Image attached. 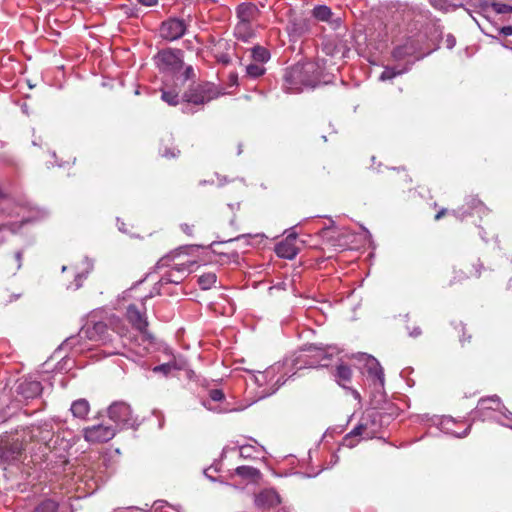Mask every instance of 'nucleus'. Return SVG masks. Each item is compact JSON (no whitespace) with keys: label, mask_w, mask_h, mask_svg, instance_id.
<instances>
[{"label":"nucleus","mask_w":512,"mask_h":512,"mask_svg":"<svg viewBox=\"0 0 512 512\" xmlns=\"http://www.w3.org/2000/svg\"><path fill=\"white\" fill-rule=\"evenodd\" d=\"M284 79L289 90L301 91L302 86L314 88L320 81V72L315 63H297L287 70Z\"/></svg>","instance_id":"obj_1"},{"label":"nucleus","mask_w":512,"mask_h":512,"mask_svg":"<svg viewBox=\"0 0 512 512\" xmlns=\"http://www.w3.org/2000/svg\"><path fill=\"white\" fill-rule=\"evenodd\" d=\"M221 94L217 86L211 82H193L183 93V102L193 105H204Z\"/></svg>","instance_id":"obj_2"},{"label":"nucleus","mask_w":512,"mask_h":512,"mask_svg":"<svg viewBox=\"0 0 512 512\" xmlns=\"http://www.w3.org/2000/svg\"><path fill=\"white\" fill-rule=\"evenodd\" d=\"M107 415L117 427H133L136 422L130 405L123 401L113 402L107 409Z\"/></svg>","instance_id":"obj_3"},{"label":"nucleus","mask_w":512,"mask_h":512,"mask_svg":"<svg viewBox=\"0 0 512 512\" xmlns=\"http://www.w3.org/2000/svg\"><path fill=\"white\" fill-rule=\"evenodd\" d=\"M117 432V426L99 424L84 428L83 437L89 443H105L113 439Z\"/></svg>","instance_id":"obj_4"},{"label":"nucleus","mask_w":512,"mask_h":512,"mask_svg":"<svg viewBox=\"0 0 512 512\" xmlns=\"http://www.w3.org/2000/svg\"><path fill=\"white\" fill-rule=\"evenodd\" d=\"M375 422V413L363 416L358 425L345 437L346 442L350 441L347 445L350 447L354 445L351 441L353 437L362 436L364 438H372L375 433V430L373 429Z\"/></svg>","instance_id":"obj_5"},{"label":"nucleus","mask_w":512,"mask_h":512,"mask_svg":"<svg viewBox=\"0 0 512 512\" xmlns=\"http://www.w3.org/2000/svg\"><path fill=\"white\" fill-rule=\"evenodd\" d=\"M24 450L22 441L18 438L6 439L0 441V460L4 463H10L17 460Z\"/></svg>","instance_id":"obj_6"},{"label":"nucleus","mask_w":512,"mask_h":512,"mask_svg":"<svg viewBox=\"0 0 512 512\" xmlns=\"http://www.w3.org/2000/svg\"><path fill=\"white\" fill-rule=\"evenodd\" d=\"M186 31V24L184 20L177 18H170L164 21L160 27L161 36L169 41L181 38Z\"/></svg>","instance_id":"obj_7"},{"label":"nucleus","mask_w":512,"mask_h":512,"mask_svg":"<svg viewBox=\"0 0 512 512\" xmlns=\"http://www.w3.org/2000/svg\"><path fill=\"white\" fill-rule=\"evenodd\" d=\"M156 58L159 65H161L164 70H170L173 72L179 71L184 64L180 50H163L157 54Z\"/></svg>","instance_id":"obj_8"},{"label":"nucleus","mask_w":512,"mask_h":512,"mask_svg":"<svg viewBox=\"0 0 512 512\" xmlns=\"http://www.w3.org/2000/svg\"><path fill=\"white\" fill-rule=\"evenodd\" d=\"M280 502V496L274 489H264L255 497V505L259 508H272Z\"/></svg>","instance_id":"obj_9"},{"label":"nucleus","mask_w":512,"mask_h":512,"mask_svg":"<svg viewBox=\"0 0 512 512\" xmlns=\"http://www.w3.org/2000/svg\"><path fill=\"white\" fill-rule=\"evenodd\" d=\"M127 319L137 330L144 333L147 329L148 322L138 307L131 304L127 307Z\"/></svg>","instance_id":"obj_10"},{"label":"nucleus","mask_w":512,"mask_h":512,"mask_svg":"<svg viewBox=\"0 0 512 512\" xmlns=\"http://www.w3.org/2000/svg\"><path fill=\"white\" fill-rule=\"evenodd\" d=\"M186 272H187V267L185 264L178 265V266L174 267L173 269H171L170 271H168L167 273H165L161 277L160 282L162 284H169V283L179 284L185 279Z\"/></svg>","instance_id":"obj_11"},{"label":"nucleus","mask_w":512,"mask_h":512,"mask_svg":"<svg viewBox=\"0 0 512 512\" xmlns=\"http://www.w3.org/2000/svg\"><path fill=\"white\" fill-rule=\"evenodd\" d=\"M248 482L258 483L262 477L260 470L251 466H239L234 470V474Z\"/></svg>","instance_id":"obj_12"},{"label":"nucleus","mask_w":512,"mask_h":512,"mask_svg":"<svg viewBox=\"0 0 512 512\" xmlns=\"http://www.w3.org/2000/svg\"><path fill=\"white\" fill-rule=\"evenodd\" d=\"M70 410L74 417L85 419L90 411V405L86 399H78L72 403Z\"/></svg>","instance_id":"obj_13"},{"label":"nucleus","mask_w":512,"mask_h":512,"mask_svg":"<svg viewBox=\"0 0 512 512\" xmlns=\"http://www.w3.org/2000/svg\"><path fill=\"white\" fill-rule=\"evenodd\" d=\"M108 332V327L103 322H97L93 325L92 328H87L86 334L91 340H104L106 339V334Z\"/></svg>","instance_id":"obj_14"},{"label":"nucleus","mask_w":512,"mask_h":512,"mask_svg":"<svg viewBox=\"0 0 512 512\" xmlns=\"http://www.w3.org/2000/svg\"><path fill=\"white\" fill-rule=\"evenodd\" d=\"M276 253L279 257L293 259L297 254V250L289 242H286V243H279L276 246Z\"/></svg>","instance_id":"obj_15"},{"label":"nucleus","mask_w":512,"mask_h":512,"mask_svg":"<svg viewBox=\"0 0 512 512\" xmlns=\"http://www.w3.org/2000/svg\"><path fill=\"white\" fill-rule=\"evenodd\" d=\"M161 98L163 101H165L166 103H168L171 106H176L180 103L179 92L176 91L175 89H170V90L163 89Z\"/></svg>","instance_id":"obj_16"},{"label":"nucleus","mask_w":512,"mask_h":512,"mask_svg":"<svg viewBox=\"0 0 512 512\" xmlns=\"http://www.w3.org/2000/svg\"><path fill=\"white\" fill-rule=\"evenodd\" d=\"M252 58L254 61L264 63L269 60L270 53L269 51L262 46H255L252 50Z\"/></svg>","instance_id":"obj_17"},{"label":"nucleus","mask_w":512,"mask_h":512,"mask_svg":"<svg viewBox=\"0 0 512 512\" xmlns=\"http://www.w3.org/2000/svg\"><path fill=\"white\" fill-rule=\"evenodd\" d=\"M33 512H58V503L47 499L35 507Z\"/></svg>","instance_id":"obj_18"},{"label":"nucleus","mask_w":512,"mask_h":512,"mask_svg":"<svg viewBox=\"0 0 512 512\" xmlns=\"http://www.w3.org/2000/svg\"><path fill=\"white\" fill-rule=\"evenodd\" d=\"M255 10L256 7L253 4H241L238 7V15L242 21L248 22Z\"/></svg>","instance_id":"obj_19"},{"label":"nucleus","mask_w":512,"mask_h":512,"mask_svg":"<svg viewBox=\"0 0 512 512\" xmlns=\"http://www.w3.org/2000/svg\"><path fill=\"white\" fill-rule=\"evenodd\" d=\"M22 251L21 250H18V251H15L14 254H13V257L15 259L14 262H12L10 259H6L4 261V265L7 269H9L10 271H17L21 268V260H22Z\"/></svg>","instance_id":"obj_20"},{"label":"nucleus","mask_w":512,"mask_h":512,"mask_svg":"<svg viewBox=\"0 0 512 512\" xmlns=\"http://www.w3.org/2000/svg\"><path fill=\"white\" fill-rule=\"evenodd\" d=\"M366 366L368 368V372L377 376L379 379H382L383 370L380 367L378 361L373 357H368Z\"/></svg>","instance_id":"obj_21"},{"label":"nucleus","mask_w":512,"mask_h":512,"mask_svg":"<svg viewBox=\"0 0 512 512\" xmlns=\"http://www.w3.org/2000/svg\"><path fill=\"white\" fill-rule=\"evenodd\" d=\"M313 16L321 21H327L331 18V9L327 6H317L313 9Z\"/></svg>","instance_id":"obj_22"},{"label":"nucleus","mask_w":512,"mask_h":512,"mask_svg":"<svg viewBox=\"0 0 512 512\" xmlns=\"http://www.w3.org/2000/svg\"><path fill=\"white\" fill-rule=\"evenodd\" d=\"M246 73L250 77L257 78L265 73V68L260 64L251 63L246 66Z\"/></svg>","instance_id":"obj_23"},{"label":"nucleus","mask_w":512,"mask_h":512,"mask_svg":"<svg viewBox=\"0 0 512 512\" xmlns=\"http://www.w3.org/2000/svg\"><path fill=\"white\" fill-rule=\"evenodd\" d=\"M336 376L340 381L349 382L352 377V371L349 366L341 364L337 367Z\"/></svg>","instance_id":"obj_24"},{"label":"nucleus","mask_w":512,"mask_h":512,"mask_svg":"<svg viewBox=\"0 0 512 512\" xmlns=\"http://www.w3.org/2000/svg\"><path fill=\"white\" fill-rule=\"evenodd\" d=\"M198 282L202 289H209L216 282L214 273L203 274L199 277Z\"/></svg>","instance_id":"obj_25"},{"label":"nucleus","mask_w":512,"mask_h":512,"mask_svg":"<svg viewBox=\"0 0 512 512\" xmlns=\"http://www.w3.org/2000/svg\"><path fill=\"white\" fill-rule=\"evenodd\" d=\"M32 438L36 439L37 441L43 442L48 446L49 442L53 438V434L48 429H39V433L37 435H33Z\"/></svg>","instance_id":"obj_26"},{"label":"nucleus","mask_w":512,"mask_h":512,"mask_svg":"<svg viewBox=\"0 0 512 512\" xmlns=\"http://www.w3.org/2000/svg\"><path fill=\"white\" fill-rule=\"evenodd\" d=\"M404 70H396L395 68H385V70L380 75V80H390L400 74H402Z\"/></svg>","instance_id":"obj_27"},{"label":"nucleus","mask_w":512,"mask_h":512,"mask_svg":"<svg viewBox=\"0 0 512 512\" xmlns=\"http://www.w3.org/2000/svg\"><path fill=\"white\" fill-rule=\"evenodd\" d=\"M492 8L497 12L498 14H507L512 13V6L504 3H498V2H492L491 3Z\"/></svg>","instance_id":"obj_28"},{"label":"nucleus","mask_w":512,"mask_h":512,"mask_svg":"<svg viewBox=\"0 0 512 512\" xmlns=\"http://www.w3.org/2000/svg\"><path fill=\"white\" fill-rule=\"evenodd\" d=\"M171 370H172V363L171 362L164 363L162 365L156 366L153 369L154 372H162L165 375L169 374L171 372Z\"/></svg>","instance_id":"obj_29"},{"label":"nucleus","mask_w":512,"mask_h":512,"mask_svg":"<svg viewBox=\"0 0 512 512\" xmlns=\"http://www.w3.org/2000/svg\"><path fill=\"white\" fill-rule=\"evenodd\" d=\"M210 398L213 401H221L224 398V393L219 389H214L210 391Z\"/></svg>","instance_id":"obj_30"},{"label":"nucleus","mask_w":512,"mask_h":512,"mask_svg":"<svg viewBox=\"0 0 512 512\" xmlns=\"http://www.w3.org/2000/svg\"><path fill=\"white\" fill-rule=\"evenodd\" d=\"M183 76H184V79L185 80H191V79H194L195 78V72H194V69L192 66H187L185 68V71L183 73Z\"/></svg>","instance_id":"obj_31"},{"label":"nucleus","mask_w":512,"mask_h":512,"mask_svg":"<svg viewBox=\"0 0 512 512\" xmlns=\"http://www.w3.org/2000/svg\"><path fill=\"white\" fill-rule=\"evenodd\" d=\"M180 153L179 150L171 149V148H165L163 156L164 157H176Z\"/></svg>","instance_id":"obj_32"},{"label":"nucleus","mask_w":512,"mask_h":512,"mask_svg":"<svg viewBox=\"0 0 512 512\" xmlns=\"http://www.w3.org/2000/svg\"><path fill=\"white\" fill-rule=\"evenodd\" d=\"M28 386L33 394H37L41 390V384L39 382H30Z\"/></svg>","instance_id":"obj_33"},{"label":"nucleus","mask_w":512,"mask_h":512,"mask_svg":"<svg viewBox=\"0 0 512 512\" xmlns=\"http://www.w3.org/2000/svg\"><path fill=\"white\" fill-rule=\"evenodd\" d=\"M172 363V370H181L184 368L185 366V362L183 361H177V360H173V361H170Z\"/></svg>","instance_id":"obj_34"},{"label":"nucleus","mask_w":512,"mask_h":512,"mask_svg":"<svg viewBox=\"0 0 512 512\" xmlns=\"http://www.w3.org/2000/svg\"><path fill=\"white\" fill-rule=\"evenodd\" d=\"M499 32L503 34L504 36H511L512 35V26H504L499 29Z\"/></svg>","instance_id":"obj_35"},{"label":"nucleus","mask_w":512,"mask_h":512,"mask_svg":"<svg viewBox=\"0 0 512 512\" xmlns=\"http://www.w3.org/2000/svg\"><path fill=\"white\" fill-rule=\"evenodd\" d=\"M141 4L145 6H153L157 4L158 0H138Z\"/></svg>","instance_id":"obj_36"},{"label":"nucleus","mask_w":512,"mask_h":512,"mask_svg":"<svg viewBox=\"0 0 512 512\" xmlns=\"http://www.w3.org/2000/svg\"><path fill=\"white\" fill-rule=\"evenodd\" d=\"M447 213V209L446 208H442L436 215H435V220H440L442 217H444Z\"/></svg>","instance_id":"obj_37"},{"label":"nucleus","mask_w":512,"mask_h":512,"mask_svg":"<svg viewBox=\"0 0 512 512\" xmlns=\"http://www.w3.org/2000/svg\"><path fill=\"white\" fill-rule=\"evenodd\" d=\"M181 228H182V230H183L186 234H188V235H191V234H192V229H191V227H190L188 224H183V225L181 226Z\"/></svg>","instance_id":"obj_38"},{"label":"nucleus","mask_w":512,"mask_h":512,"mask_svg":"<svg viewBox=\"0 0 512 512\" xmlns=\"http://www.w3.org/2000/svg\"><path fill=\"white\" fill-rule=\"evenodd\" d=\"M218 60L221 61L224 64H228L230 62V59H229V57L227 55H222L221 57H219Z\"/></svg>","instance_id":"obj_39"},{"label":"nucleus","mask_w":512,"mask_h":512,"mask_svg":"<svg viewBox=\"0 0 512 512\" xmlns=\"http://www.w3.org/2000/svg\"><path fill=\"white\" fill-rule=\"evenodd\" d=\"M455 273V276H454V279H458V280H461L462 279V271H454Z\"/></svg>","instance_id":"obj_40"},{"label":"nucleus","mask_w":512,"mask_h":512,"mask_svg":"<svg viewBox=\"0 0 512 512\" xmlns=\"http://www.w3.org/2000/svg\"><path fill=\"white\" fill-rule=\"evenodd\" d=\"M237 75L236 74H231L230 75V81L232 84H236L237 83Z\"/></svg>","instance_id":"obj_41"},{"label":"nucleus","mask_w":512,"mask_h":512,"mask_svg":"<svg viewBox=\"0 0 512 512\" xmlns=\"http://www.w3.org/2000/svg\"><path fill=\"white\" fill-rule=\"evenodd\" d=\"M330 229H331V227H325V228H323V229L320 231V234H321L322 236H324V235H326V234H327V232H328Z\"/></svg>","instance_id":"obj_42"},{"label":"nucleus","mask_w":512,"mask_h":512,"mask_svg":"<svg viewBox=\"0 0 512 512\" xmlns=\"http://www.w3.org/2000/svg\"><path fill=\"white\" fill-rule=\"evenodd\" d=\"M210 470H212V467H209L208 469H205L204 474H205L207 477H209V478L213 479V478H212V476H211V475H209V471H210Z\"/></svg>","instance_id":"obj_43"},{"label":"nucleus","mask_w":512,"mask_h":512,"mask_svg":"<svg viewBox=\"0 0 512 512\" xmlns=\"http://www.w3.org/2000/svg\"><path fill=\"white\" fill-rule=\"evenodd\" d=\"M479 5H480V7H482L483 9H485L486 7H488V5H489V4H488V2L483 1V2H480V4H479Z\"/></svg>","instance_id":"obj_44"},{"label":"nucleus","mask_w":512,"mask_h":512,"mask_svg":"<svg viewBox=\"0 0 512 512\" xmlns=\"http://www.w3.org/2000/svg\"><path fill=\"white\" fill-rule=\"evenodd\" d=\"M295 238H296V234H290V235L287 237V239H286V240H287V242H288L289 240H294Z\"/></svg>","instance_id":"obj_45"},{"label":"nucleus","mask_w":512,"mask_h":512,"mask_svg":"<svg viewBox=\"0 0 512 512\" xmlns=\"http://www.w3.org/2000/svg\"><path fill=\"white\" fill-rule=\"evenodd\" d=\"M399 55H400V49H396V50L394 51V56H395V57H398Z\"/></svg>","instance_id":"obj_46"},{"label":"nucleus","mask_w":512,"mask_h":512,"mask_svg":"<svg viewBox=\"0 0 512 512\" xmlns=\"http://www.w3.org/2000/svg\"><path fill=\"white\" fill-rule=\"evenodd\" d=\"M164 259H161L160 261H158L157 263V266L160 267V265H162V262H163Z\"/></svg>","instance_id":"obj_47"},{"label":"nucleus","mask_w":512,"mask_h":512,"mask_svg":"<svg viewBox=\"0 0 512 512\" xmlns=\"http://www.w3.org/2000/svg\"><path fill=\"white\" fill-rule=\"evenodd\" d=\"M471 339V335H469L468 337H466V340L470 341Z\"/></svg>","instance_id":"obj_48"}]
</instances>
